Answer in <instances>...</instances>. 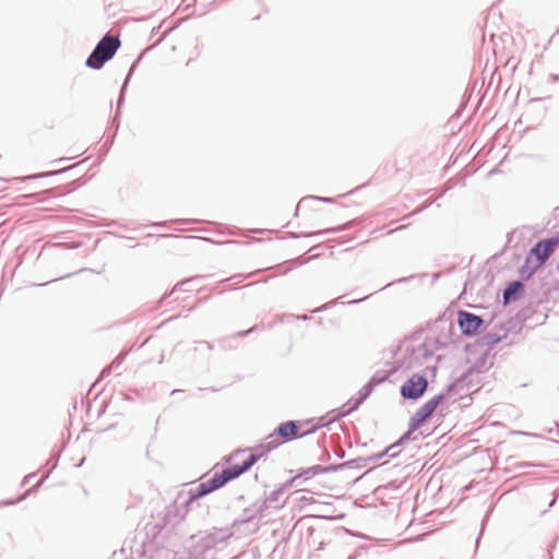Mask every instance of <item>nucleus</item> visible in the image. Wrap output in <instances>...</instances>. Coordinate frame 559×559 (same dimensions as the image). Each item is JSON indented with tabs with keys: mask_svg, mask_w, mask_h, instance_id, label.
<instances>
[{
	"mask_svg": "<svg viewBox=\"0 0 559 559\" xmlns=\"http://www.w3.org/2000/svg\"><path fill=\"white\" fill-rule=\"evenodd\" d=\"M119 47L120 40L118 37L105 36L86 60V66L92 69H100L106 61L114 57Z\"/></svg>",
	"mask_w": 559,
	"mask_h": 559,
	"instance_id": "obj_1",
	"label": "nucleus"
},
{
	"mask_svg": "<svg viewBox=\"0 0 559 559\" xmlns=\"http://www.w3.org/2000/svg\"><path fill=\"white\" fill-rule=\"evenodd\" d=\"M428 385L427 379L420 374H413L401 389L404 397L418 399L424 394Z\"/></svg>",
	"mask_w": 559,
	"mask_h": 559,
	"instance_id": "obj_2",
	"label": "nucleus"
},
{
	"mask_svg": "<svg viewBox=\"0 0 559 559\" xmlns=\"http://www.w3.org/2000/svg\"><path fill=\"white\" fill-rule=\"evenodd\" d=\"M558 245L559 236L557 238L545 239L537 242L530 252L531 257H535L537 260L536 266L544 264Z\"/></svg>",
	"mask_w": 559,
	"mask_h": 559,
	"instance_id": "obj_3",
	"label": "nucleus"
},
{
	"mask_svg": "<svg viewBox=\"0 0 559 559\" xmlns=\"http://www.w3.org/2000/svg\"><path fill=\"white\" fill-rule=\"evenodd\" d=\"M457 322L462 333L472 336L476 334L481 326L483 319L476 314L461 310L457 313Z\"/></svg>",
	"mask_w": 559,
	"mask_h": 559,
	"instance_id": "obj_4",
	"label": "nucleus"
},
{
	"mask_svg": "<svg viewBox=\"0 0 559 559\" xmlns=\"http://www.w3.org/2000/svg\"><path fill=\"white\" fill-rule=\"evenodd\" d=\"M302 424H298L295 421H286L280 425L277 428V433L280 437H282L285 441L293 440L297 437H302L310 432L311 430H302Z\"/></svg>",
	"mask_w": 559,
	"mask_h": 559,
	"instance_id": "obj_5",
	"label": "nucleus"
},
{
	"mask_svg": "<svg viewBox=\"0 0 559 559\" xmlns=\"http://www.w3.org/2000/svg\"><path fill=\"white\" fill-rule=\"evenodd\" d=\"M441 397L437 396L426 402L414 415L413 421L416 426L421 425L437 408Z\"/></svg>",
	"mask_w": 559,
	"mask_h": 559,
	"instance_id": "obj_6",
	"label": "nucleus"
},
{
	"mask_svg": "<svg viewBox=\"0 0 559 559\" xmlns=\"http://www.w3.org/2000/svg\"><path fill=\"white\" fill-rule=\"evenodd\" d=\"M258 461L257 455L250 454L247 460L242 462L241 465H234L223 471L224 475H226L228 481L237 478L242 473L248 471L255 462Z\"/></svg>",
	"mask_w": 559,
	"mask_h": 559,
	"instance_id": "obj_7",
	"label": "nucleus"
},
{
	"mask_svg": "<svg viewBox=\"0 0 559 559\" xmlns=\"http://www.w3.org/2000/svg\"><path fill=\"white\" fill-rule=\"evenodd\" d=\"M324 471H325V468H323V467H321V466H319V465L313 466V467H311V468H309V469L304 471V472H302V473H300L299 475L295 476V477L293 478V481H296L297 479L302 478V477H304L305 479H309V478L313 477L314 475L320 474V473H322V472H324Z\"/></svg>",
	"mask_w": 559,
	"mask_h": 559,
	"instance_id": "obj_8",
	"label": "nucleus"
},
{
	"mask_svg": "<svg viewBox=\"0 0 559 559\" xmlns=\"http://www.w3.org/2000/svg\"><path fill=\"white\" fill-rule=\"evenodd\" d=\"M210 489H217L224 486L228 479L224 473L214 475L210 480Z\"/></svg>",
	"mask_w": 559,
	"mask_h": 559,
	"instance_id": "obj_9",
	"label": "nucleus"
},
{
	"mask_svg": "<svg viewBox=\"0 0 559 559\" xmlns=\"http://www.w3.org/2000/svg\"><path fill=\"white\" fill-rule=\"evenodd\" d=\"M521 286L519 282H514L510 284V286L504 290L503 297L507 300H509L510 296L516 292V289Z\"/></svg>",
	"mask_w": 559,
	"mask_h": 559,
	"instance_id": "obj_10",
	"label": "nucleus"
},
{
	"mask_svg": "<svg viewBox=\"0 0 559 559\" xmlns=\"http://www.w3.org/2000/svg\"><path fill=\"white\" fill-rule=\"evenodd\" d=\"M214 489H210V481L207 483H203L200 485V495H206L211 491H213Z\"/></svg>",
	"mask_w": 559,
	"mask_h": 559,
	"instance_id": "obj_11",
	"label": "nucleus"
},
{
	"mask_svg": "<svg viewBox=\"0 0 559 559\" xmlns=\"http://www.w3.org/2000/svg\"><path fill=\"white\" fill-rule=\"evenodd\" d=\"M52 174H53V173L37 174V175H34V176L23 177V178H21V180H26V179H31V178H40V177L49 176V175H52Z\"/></svg>",
	"mask_w": 559,
	"mask_h": 559,
	"instance_id": "obj_12",
	"label": "nucleus"
}]
</instances>
